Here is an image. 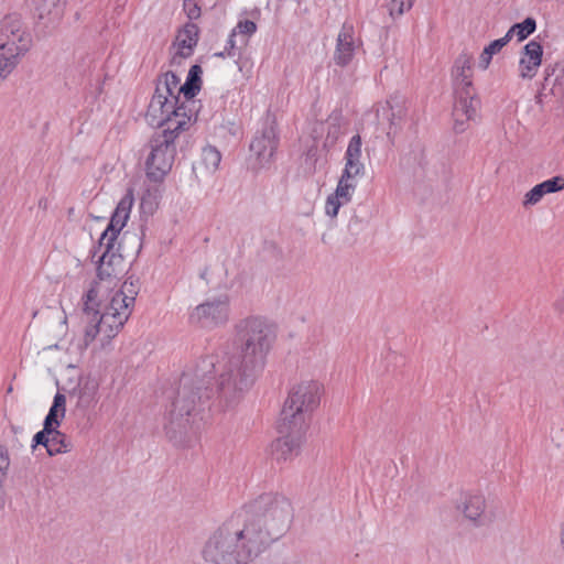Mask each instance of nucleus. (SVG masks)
Listing matches in <instances>:
<instances>
[{"mask_svg":"<svg viewBox=\"0 0 564 564\" xmlns=\"http://www.w3.org/2000/svg\"><path fill=\"white\" fill-rule=\"evenodd\" d=\"M290 501L265 494L235 512L207 540L203 557L213 564H247L288 525Z\"/></svg>","mask_w":564,"mask_h":564,"instance_id":"1","label":"nucleus"},{"mask_svg":"<svg viewBox=\"0 0 564 564\" xmlns=\"http://www.w3.org/2000/svg\"><path fill=\"white\" fill-rule=\"evenodd\" d=\"M240 350L226 355L216 367L217 401L224 410L236 406L254 380L256 369L263 366L275 339L274 326L261 317H249L237 326Z\"/></svg>","mask_w":564,"mask_h":564,"instance_id":"2","label":"nucleus"},{"mask_svg":"<svg viewBox=\"0 0 564 564\" xmlns=\"http://www.w3.org/2000/svg\"><path fill=\"white\" fill-rule=\"evenodd\" d=\"M361 138L354 135L345 152V166L337 183L336 189L325 203V213L329 217H336L339 208L348 204L357 188L358 180L365 174V165L361 162Z\"/></svg>","mask_w":564,"mask_h":564,"instance_id":"3","label":"nucleus"},{"mask_svg":"<svg viewBox=\"0 0 564 564\" xmlns=\"http://www.w3.org/2000/svg\"><path fill=\"white\" fill-rule=\"evenodd\" d=\"M31 44V34L24 29L20 13H9L0 21V79L13 70Z\"/></svg>","mask_w":564,"mask_h":564,"instance_id":"4","label":"nucleus"},{"mask_svg":"<svg viewBox=\"0 0 564 564\" xmlns=\"http://www.w3.org/2000/svg\"><path fill=\"white\" fill-rule=\"evenodd\" d=\"M323 391L324 386L317 380L294 384L284 401L280 419L310 426V416L318 408Z\"/></svg>","mask_w":564,"mask_h":564,"instance_id":"5","label":"nucleus"},{"mask_svg":"<svg viewBox=\"0 0 564 564\" xmlns=\"http://www.w3.org/2000/svg\"><path fill=\"white\" fill-rule=\"evenodd\" d=\"M99 247L105 248V251L99 259L97 268L98 281L85 294V312L94 316L98 313L99 297L108 289L104 283L108 282L116 285L128 271V262L122 254L115 251V247Z\"/></svg>","mask_w":564,"mask_h":564,"instance_id":"6","label":"nucleus"},{"mask_svg":"<svg viewBox=\"0 0 564 564\" xmlns=\"http://www.w3.org/2000/svg\"><path fill=\"white\" fill-rule=\"evenodd\" d=\"M102 296L104 294L100 299ZM134 301L133 295L126 294L123 290H117L104 304L100 302L99 322L105 341H110L121 332L132 313Z\"/></svg>","mask_w":564,"mask_h":564,"instance_id":"7","label":"nucleus"},{"mask_svg":"<svg viewBox=\"0 0 564 564\" xmlns=\"http://www.w3.org/2000/svg\"><path fill=\"white\" fill-rule=\"evenodd\" d=\"M194 108H148L145 119L150 126L162 128L156 138L174 143L178 133L187 130L196 120Z\"/></svg>","mask_w":564,"mask_h":564,"instance_id":"8","label":"nucleus"},{"mask_svg":"<svg viewBox=\"0 0 564 564\" xmlns=\"http://www.w3.org/2000/svg\"><path fill=\"white\" fill-rule=\"evenodd\" d=\"M310 426L294 424L291 421L279 419V437L271 444V454L276 462L292 460L300 455L306 442Z\"/></svg>","mask_w":564,"mask_h":564,"instance_id":"9","label":"nucleus"},{"mask_svg":"<svg viewBox=\"0 0 564 564\" xmlns=\"http://www.w3.org/2000/svg\"><path fill=\"white\" fill-rule=\"evenodd\" d=\"M474 58L468 53H460L454 62L452 74L454 77L455 95L460 106H474L481 100L473 83Z\"/></svg>","mask_w":564,"mask_h":564,"instance_id":"10","label":"nucleus"},{"mask_svg":"<svg viewBox=\"0 0 564 564\" xmlns=\"http://www.w3.org/2000/svg\"><path fill=\"white\" fill-rule=\"evenodd\" d=\"M151 147V153L145 162V172L150 180L160 182L173 166L175 145L169 141L153 138Z\"/></svg>","mask_w":564,"mask_h":564,"instance_id":"11","label":"nucleus"},{"mask_svg":"<svg viewBox=\"0 0 564 564\" xmlns=\"http://www.w3.org/2000/svg\"><path fill=\"white\" fill-rule=\"evenodd\" d=\"M134 203V191L128 188L123 197L117 204L107 228L100 236L99 246L115 247L116 241L130 218Z\"/></svg>","mask_w":564,"mask_h":564,"instance_id":"12","label":"nucleus"},{"mask_svg":"<svg viewBox=\"0 0 564 564\" xmlns=\"http://www.w3.org/2000/svg\"><path fill=\"white\" fill-rule=\"evenodd\" d=\"M276 144L275 120L268 113L261 133L254 135L250 144V152L256 156L259 166L271 160Z\"/></svg>","mask_w":564,"mask_h":564,"instance_id":"13","label":"nucleus"},{"mask_svg":"<svg viewBox=\"0 0 564 564\" xmlns=\"http://www.w3.org/2000/svg\"><path fill=\"white\" fill-rule=\"evenodd\" d=\"M228 312V303L218 300L196 306L189 318L192 323L199 324L203 327H214L227 322Z\"/></svg>","mask_w":564,"mask_h":564,"instance_id":"14","label":"nucleus"},{"mask_svg":"<svg viewBox=\"0 0 564 564\" xmlns=\"http://www.w3.org/2000/svg\"><path fill=\"white\" fill-rule=\"evenodd\" d=\"M66 0H34V19L36 25L43 29H53L64 14Z\"/></svg>","mask_w":564,"mask_h":564,"instance_id":"15","label":"nucleus"},{"mask_svg":"<svg viewBox=\"0 0 564 564\" xmlns=\"http://www.w3.org/2000/svg\"><path fill=\"white\" fill-rule=\"evenodd\" d=\"M355 50L354 26L351 24L344 23L336 40V47L333 56L334 63L340 67L348 66L355 56Z\"/></svg>","mask_w":564,"mask_h":564,"instance_id":"16","label":"nucleus"},{"mask_svg":"<svg viewBox=\"0 0 564 564\" xmlns=\"http://www.w3.org/2000/svg\"><path fill=\"white\" fill-rule=\"evenodd\" d=\"M521 54L519 62L520 75L523 78H532L542 64L543 46L541 42L531 40L522 47Z\"/></svg>","mask_w":564,"mask_h":564,"instance_id":"17","label":"nucleus"},{"mask_svg":"<svg viewBox=\"0 0 564 564\" xmlns=\"http://www.w3.org/2000/svg\"><path fill=\"white\" fill-rule=\"evenodd\" d=\"M100 379L96 376H87L78 383L76 391V406L82 410L94 409L99 402Z\"/></svg>","mask_w":564,"mask_h":564,"instance_id":"18","label":"nucleus"},{"mask_svg":"<svg viewBox=\"0 0 564 564\" xmlns=\"http://www.w3.org/2000/svg\"><path fill=\"white\" fill-rule=\"evenodd\" d=\"M33 441L36 445L46 447L50 455L66 453L69 451V443L66 436L57 431V427H48V431L43 429L34 435Z\"/></svg>","mask_w":564,"mask_h":564,"instance_id":"19","label":"nucleus"},{"mask_svg":"<svg viewBox=\"0 0 564 564\" xmlns=\"http://www.w3.org/2000/svg\"><path fill=\"white\" fill-rule=\"evenodd\" d=\"M199 41V28L194 22H186L177 30L175 40L171 48L177 47L186 51L187 55H193L195 47Z\"/></svg>","mask_w":564,"mask_h":564,"instance_id":"20","label":"nucleus"},{"mask_svg":"<svg viewBox=\"0 0 564 564\" xmlns=\"http://www.w3.org/2000/svg\"><path fill=\"white\" fill-rule=\"evenodd\" d=\"M203 68L199 64L189 67L185 83L178 88V96L182 94L186 101L193 100L200 91L203 86Z\"/></svg>","mask_w":564,"mask_h":564,"instance_id":"21","label":"nucleus"},{"mask_svg":"<svg viewBox=\"0 0 564 564\" xmlns=\"http://www.w3.org/2000/svg\"><path fill=\"white\" fill-rule=\"evenodd\" d=\"M460 509L468 520L478 522L485 514L486 500L482 495L468 494L465 496Z\"/></svg>","mask_w":564,"mask_h":564,"instance_id":"22","label":"nucleus"},{"mask_svg":"<svg viewBox=\"0 0 564 564\" xmlns=\"http://www.w3.org/2000/svg\"><path fill=\"white\" fill-rule=\"evenodd\" d=\"M66 410V398L64 394L56 393L53 400V404L48 411V414L44 422V429L48 431V427H58L59 420L64 417Z\"/></svg>","mask_w":564,"mask_h":564,"instance_id":"23","label":"nucleus"},{"mask_svg":"<svg viewBox=\"0 0 564 564\" xmlns=\"http://www.w3.org/2000/svg\"><path fill=\"white\" fill-rule=\"evenodd\" d=\"M536 30V20L533 17H527L523 21L513 23L507 31V34L512 40L517 36L518 42H522L533 34Z\"/></svg>","mask_w":564,"mask_h":564,"instance_id":"24","label":"nucleus"},{"mask_svg":"<svg viewBox=\"0 0 564 564\" xmlns=\"http://www.w3.org/2000/svg\"><path fill=\"white\" fill-rule=\"evenodd\" d=\"M453 129L456 132H464L468 129L470 121L476 118V108H453L452 109Z\"/></svg>","mask_w":564,"mask_h":564,"instance_id":"25","label":"nucleus"},{"mask_svg":"<svg viewBox=\"0 0 564 564\" xmlns=\"http://www.w3.org/2000/svg\"><path fill=\"white\" fill-rule=\"evenodd\" d=\"M83 304L85 305V297L83 299ZM98 307H100V305ZM83 311H85V307L83 308ZM99 313H100V308H98V313L96 316L84 312V315L86 316V318L89 323V325L86 326L85 332H84V346L85 347L89 346L96 339L98 334L101 335Z\"/></svg>","mask_w":564,"mask_h":564,"instance_id":"26","label":"nucleus"},{"mask_svg":"<svg viewBox=\"0 0 564 564\" xmlns=\"http://www.w3.org/2000/svg\"><path fill=\"white\" fill-rule=\"evenodd\" d=\"M220 161L221 154L216 148L206 147L203 149L199 165L206 173H214L218 169Z\"/></svg>","mask_w":564,"mask_h":564,"instance_id":"27","label":"nucleus"},{"mask_svg":"<svg viewBox=\"0 0 564 564\" xmlns=\"http://www.w3.org/2000/svg\"><path fill=\"white\" fill-rule=\"evenodd\" d=\"M170 96L174 98V102L171 104V106H185L184 102L178 104V101H180L178 94L176 96H174V95H172V93H166V90L163 89V85H161V76H160L158 78L155 91L153 94V97H152L149 106H154L155 104L159 106H167Z\"/></svg>","mask_w":564,"mask_h":564,"instance_id":"28","label":"nucleus"},{"mask_svg":"<svg viewBox=\"0 0 564 564\" xmlns=\"http://www.w3.org/2000/svg\"><path fill=\"white\" fill-rule=\"evenodd\" d=\"M414 0H391L389 3V12L392 18L402 15L405 11L410 10Z\"/></svg>","mask_w":564,"mask_h":564,"instance_id":"29","label":"nucleus"},{"mask_svg":"<svg viewBox=\"0 0 564 564\" xmlns=\"http://www.w3.org/2000/svg\"><path fill=\"white\" fill-rule=\"evenodd\" d=\"M539 186H541L544 195L560 192V191L564 189V177L554 176L550 180H546V181L540 183Z\"/></svg>","mask_w":564,"mask_h":564,"instance_id":"30","label":"nucleus"},{"mask_svg":"<svg viewBox=\"0 0 564 564\" xmlns=\"http://www.w3.org/2000/svg\"><path fill=\"white\" fill-rule=\"evenodd\" d=\"M543 196L544 193L542 192L541 186L536 184L528 193H525L522 204L524 207L534 206L543 198Z\"/></svg>","mask_w":564,"mask_h":564,"instance_id":"31","label":"nucleus"},{"mask_svg":"<svg viewBox=\"0 0 564 564\" xmlns=\"http://www.w3.org/2000/svg\"><path fill=\"white\" fill-rule=\"evenodd\" d=\"M10 466V456L8 451L0 445V491L2 490Z\"/></svg>","mask_w":564,"mask_h":564,"instance_id":"32","label":"nucleus"},{"mask_svg":"<svg viewBox=\"0 0 564 564\" xmlns=\"http://www.w3.org/2000/svg\"><path fill=\"white\" fill-rule=\"evenodd\" d=\"M235 36H236V29H232L228 36L227 43L224 47V51L216 52V53H214L213 56L218 57V58H225L226 56H234L235 50H236Z\"/></svg>","mask_w":564,"mask_h":564,"instance_id":"33","label":"nucleus"},{"mask_svg":"<svg viewBox=\"0 0 564 564\" xmlns=\"http://www.w3.org/2000/svg\"><path fill=\"white\" fill-rule=\"evenodd\" d=\"M183 10L188 18V22H193L200 18V7L194 0H184Z\"/></svg>","mask_w":564,"mask_h":564,"instance_id":"34","label":"nucleus"},{"mask_svg":"<svg viewBox=\"0 0 564 564\" xmlns=\"http://www.w3.org/2000/svg\"><path fill=\"white\" fill-rule=\"evenodd\" d=\"M235 29L236 33L238 32L242 35L251 36L257 32L258 25L254 21L246 19L239 20Z\"/></svg>","mask_w":564,"mask_h":564,"instance_id":"35","label":"nucleus"},{"mask_svg":"<svg viewBox=\"0 0 564 564\" xmlns=\"http://www.w3.org/2000/svg\"><path fill=\"white\" fill-rule=\"evenodd\" d=\"M161 77H164L163 89L166 90V93L173 94V89L180 85V77L172 70L164 73Z\"/></svg>","mask_w":564,"mask_h":564,"instance_id":"36","label":"nucleus"},{"mask_svg":"<svg viewBox=\"0 0 564 564\" xmlns=\"http://www.w3.org/2000/svg\"><path fill=\"white\" fill-rule=\"evenodd\" d=\"M511 39L506 33L505 36L500 39H496L491 41L488 45L485 46L489 52H491L492 55L498 54L509 42Z\"/></svg>","mask_w":564,"mask_h":564,"instance_id":"37","label":"nucleus"},{"mask_svg":"<svg viewBox=\"0 0 564 564\" xmlns=\"http://www.w3.org/2000/svg\"><path fill=\"white\" fill-rule=\"evenodd\" d=\"M192 55H187L186 51L183 48H177V51L171 56L170 65L171 66H180L184 58H188Z\"/></svg>","mask_w":564,"mask_h":564,"instance_id":"38","label":"nucleus"},{"mask_svg":"<svg viewBox=\"0 0 564 564\" xmlns=\"http://www.w3.org/2000/svg\"><path fill=\"white\" fill-rule=\"evenodd\" d=\"M492 57H494V55L491 54V52H489L487 48L484 47V50L479 56V67L481 69L486 70L489 67Z\"/></svg>","mask_w":564,"mask_h":564,"instance_id":"39","label":"nucleus"},{"mask_svg":"<svg viewBox=\"0 0 564 564\" xmlns=\"http://www.w3.org/2000/svg\"><path fill=\"white\" fill-rule=\"evenodd\" d=\"M405 104V97L400 93L395 91L394 94L390 95L387 99L386 106H401Z\"/></svg>","mask_w":564,"mask_h":564,"instance_id":"40","label":"nucleus"},{"mask_svg":"<svg viewBox=\"0 0 564 564\" xmlns=\"http://www.w3.org/2000/svg\"><path fill=\"white\" fill-rule=\"evenodd\" d=\"M250 14L254 18H259L260 17V9L259 8H254Z\"/></svg>","mask_w":564,"mask_h":564,"instance_id":"41","label":"nucleus"},{"mask_svg":"<svg viewBox=\"0 0 564 564\" xmlns=\"http://www.w3.org/2000/svg\"><path fill=\"white\" fill-rule=\"evenodd\" d=\"M561 545L564 551V525L562 527V533H561Z\"/></svg>","mask_w":564,"mask_h":564,"instance_id":"42","label":"nucleus"},{"mask_svg":"<svg viewBox=\"0 0 564 564\" xmlns=\"http://www.w3.org/2000/svg\"><path fill=\"white\" fill-rule=\"evenodd\" d=\"M230 96L235 97L236 96V93H230L228 91V94L226 96H223L224 98L228 99ZM224 102H227V100H225Z\"/></svg>","mask_w":564,"mask_h":564,"instance_id":"43","label":"nucleus"},{"mask_svg":"<svg viewBox=\"0 0 564 564\" xmlns=\"http://www.w3.org/2000/svg\"><path fill=\"white\" fill-rule=\"evenodd\" d=\"M535 98L538 99L536 100L538 104H542L543 102L541 94L536 95Z\"/></svg>","mask_w":564,"mask_h":564,"instance_id":"44","label":"nucleus"}]
</instances>
